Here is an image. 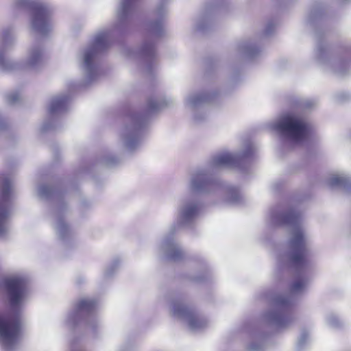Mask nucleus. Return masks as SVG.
<instances>
[{"instance_id":"1","label":"nucleus","mask_w":351,"mask_h":351,"mask_svg":"<svg viewBox=\"0 0 351 351\" xmlns=\"http://www.w3.org/2000/svg\"><path fill=\"white\" fill-rule=\"evenodd\" d=\"M9 308L0 313V339L7 346L20 339L22 332L21 305L27 293L26 281L21 277H10L3 280Z\"/></svg>"},{"instance_id":"2","label":"nucleus","mask_w":351,"mask_h":351,"mask_svg":"<svg viewBox=\"0 0 351 351\" xmlns=\"http://www.w3.org/2000/svg\"><path fill=\"white\" fill-rule=\"evenodd\" d=\"M300 219V214L292 210L283 216L285 223L296 225L289 242L288 259L291 266L298 274L302 273L309 264V255L306 239L302 230L298 226Z\"/></svg>"},{"instance_id":"3","label":"nucleus","mask_w":351,"mask_h":351,"mask_svg":"<svg viewBox=\"0 0 351 351\" xmlns=\"http://www.w3.org/2000/svg\"><path fill=\"white\" fill-rule=\"evenodd\" d=\"M277 129L295 142L306 139L310 134V126L302 119L288 115L277 124Z\"/></svg>"},{"instance_id":"4","label":"nucleus","mask_w":351,"mask_h":351,"mask_svg":"<svg viewBox=\"0 0 351 351\" xmlns=\"http://www.w3.org/2000/svg\"><path fill=\"white\" fill-rule=\"evenodd\" d=\"M51 12L43 3L33 7L32 27L35 32L45 34L50 30Z\"/></svg>"},{"instance_id":"5","label":"nucleus","mask_w":351,"mask_h":351,"mask_svg":"<svg viewBox=\"0 0 351 351\" xmlns=\"http://www.w3.org/2000/svg\"><path fill=\"white\" fill-rule=\"evenodd\" d=\"M0 236L5 233V223L9 216V207L11 198V183L8 179L0 182Z\"/></svg>"},{"instance_id":"6","label":"nucleus","mask_w":351,"mask_h":351,"mask_svg":"<svg viewBox=\"0 0 351 351\" xmlns=\"http://www.w3.org/2000/svg\"><path fill=\"white\" fill-rule=\"evenodd\" d=\"M174 313L186 316L189 320V326L193 328H199L204 325V322L194 312L184 305H175Z\"/></svg>"},{"instance_id":"7","label":"nucleus","mask_w":351,"mask_h":351,"mask_svg":"<svg viewBox=\"0 0 351 351\" xmlns=\"http://www.w3.org/2000/svg\"><path fill=\"white\" fill-rule=\"evenodd\" d=\"M239 158L230 153H223L217 156L214 162L217 166H233L238 163Z\"/></svg>"},{"instance_id":"8","label":"nucleus","mask_w":351,"mask_h":351,"mask_svg":"<svg viewBox=\"0 0 351 351\" xmlns=\"http://www.w3.org/2000/svg\"><path fill=\"white\" fill-rule=\"evenodd\" d=\"M68 103V98L66 97H57L53 99L50 106V112L55 113L60 110L64 109Z\"/></svg>"},{"instance_id":"9","label":"nucleus","mask_w":351,"mask_h":351,"mask_svg":"<svg viewBox=\"0 0 351 351\" xmlns=\"http://www.w3.org/2000/svg\"><path fill=\"white\" fill-rule=\"evenodd\" d=\"M208 185V180L203 173L197 174L192 180V186L195 190H200Z\"/></svg>"},{"instance_id":"10","label":"nucleus","mask_w":351,"mask_h":351,"mask_svg":"<svg viewBox=\"0 0 351 351\" xmlns=\"http://www.w3.org/2000/svg\"><path fill=\"white\" fill-rule=\"evenodd\" d=\"M95 306V302L88 299H82L77 302V309L79 311L93 310Z\"/></svg>"},{"instance_id":"11","label":"nucleus","mask_w":351,"mask_h":351,"mask_svg":"<svg viewBox=\"0 0 351 351\" xmlns=\"http://www.w3.org/2000/svg\"><path fill=\"white\" fill-rule=\"evenodd\" d=\"M199 207L197 204H193L188 206L184 211V217L186 219L194 217L198 212Z\"/></svg>"},{"instance_id":"12","label":"nucleus","mask_w":351,"mask_h":351,"mask_svg":"<svg viewBox=\"0 0 351 351\" xmlns=\"http://www.w3.org/2000/svg\"><path fill=\"white\" fill-rule=\"evenodd\" d=\"M305 284V281L303 279L297 278L291 285V290L293 292H299L304 289Z\"/></svg>"},{"instance_id":"13","label":"nucleus","mask_w":351,"mask_h":351,"mask_svg":"<svg viewBox=\"0 0 351 351\" xmlns=\"http://www.w3.org/2000/svg\"><path fill=\"white\" fill-rule=\"evenodd\" d=\"M134 0H123L121 4V15H126L130 11Z\"/></svg>"},{"instance_id":"14","label":"nucleus","mask_w":351,"mask_h":351,"mask_svg":"<svg viewBox=\"0 0 351 351\" xmlns=\"http://www.w3.org/2000/svg\"><path fill=\"white\" fill-rule=\"evenodd\" d=\"M108 35L106 33L98 35L95 40V45L96 47L105 46L107 43Z\"/></svg>"},{"instance_id":"15","label":"nucleus","mask_w":351,"mask_h":351,"mask_svg":"<svg viewBox=\"0 0 351 351\" xmlns=\"http://www.w3.org/2000/svg\"><path fill=\"white\" fill-rule=\"evenodd\" d=\"M346 182V179L344 177L340 176H334L330 179V184L332 186L341 185L345 184Z\"/></svg>"},{"instance_id":"16","label":"nucleus","mask_w":351,"mask_h":351,"mask_svg":"<svg viewBox=\"0 0 351 351\" xmlns=\"http://www.w3.org/2000/svg\"><path fill=\"white\" fill-rule=\"evenodd\" d=\"M95 56V53L93 51L90 50L85 53L84 56V63L86 66L89 67L93 63V59Z\"/></svg>"},{"instance_id":"17","label":"nucleus","mask_w":351,"mask_h":351,"mask_svg":"<svg viewBox=\"0 0 351 351\" xmlns=\"http://www.w3.org/2000/svg\"><path fill=\"white\" fill-rule=\"evenodd\" d=\"M182 253L180 250L175 249L171 254L170 256L171 259L177 260L182 257Z\"/></svg>"},{"instance_id":"18","label":"nucleus","mask_w":351,"mask_h":351,"mask_svg":"<svg viewBox=\"0 0 351 351\" xmlns=\"http://www.w3.org/2000/svg\"><path fill=\"white\" fill-rule=\"evenodd\" d=\"M19 95L18 93H14L9 95V100L10 102H14L18 100Z\"/></svg>"},{"instance_id":"19","label":"nucleus","mask_w":351,"mask_h":351,"mask_svg":"<svg viewBox=\"0 0 351 351\" xmlns=\"http://www.w3.org/2000/svg\"><path fill=\"white\" fill-rule=\"evenodd\" d=\"M157 107H158V105L156 104H153L151 105L150 108L151 109H156V108H157Z\"/></svg>"}]
</instances>
